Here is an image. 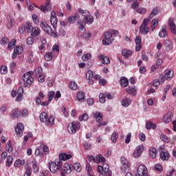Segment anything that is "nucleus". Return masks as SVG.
Wrapping results in <instances>:
<instances>
[{"label": "nucleus", "instance_id": "nucleus-49", "mask_svg": "<svg viewBox=\"0 0 176 176\" xmlns=\"http://www.w3.org/2000/svg\"><path fill=\"white\" fill-rule=\"evenodd\" d=\"M69 89H71L72 90H76L78 89V85H76V82L72 81L69 84Z\"/></svg>", "mask_w": 176, "mask_h": 176}, {"label": "nucleus", "instance_id": "nucleus-5", "mask_svg": "<svg viewBox=\"0 0 176 176\" xmlns=\"http://www.w3.org/2000/svg\"><path fill=\"white\" fill-rule=\"evenodd\" d=\"M104 39L102 40V43L104 46H108L112 43L113 38H112V33L110 32H107L103 35Z\"/></svg>", "mask_w": 176, "mask_h": 176}, {"label": "nucleus", "instance_id": "nucleus-45", "mask_svg": "<svg viewBox=\"0 0 176 176\" xmlns=\"http://www.w3.org/2000/svg\"><path fill=\"white\" fill-rule=\"evenodd\" d=\"M78 12L80 13V14H82V16L84 17H86V16H87V14H90V12L88 10H82V8L78 9Z\"/></svg>", "mask_w": 176, "mask_h": 176}, {"label": "nucleus", "instance_id": "nucleus-48", "mask_svg": "<svg viewBox=\"0 0 176 176\" xmlns=\"http://www.w3.org/2000/svg\"><path fill=\"white\" fill-rule=\"evenodd\" d=\"M77 100H78V101H84V100H85V94L83 92H78V94H77Z\"/></svg>", "mask_w": 176, "mask_h": 176}, {"label": "nucleus", "instance_id": "nucleus-3", "mask_svg": "<svg viewBox=\"0 0 176 176\" xmlns=\"http://www.w3.org/2000/svg\"><path fill=\"white\" fill-rule=\"evenodd\" d=\"M98 171L100 173L99 176H111L112 171L109 170V165L104 164L103 166L98 165Z\"/></svg>", "mask_w": 176, "mask_h": 176}, {"label": "nucleus", "instance_id": "nucleus-43", "mask_svg": "<svg viewBox=\"0 0 176 176\" xmlns=\"http://www.w3.org/2000/svg\"><path fill=\"white\" fill-rule=\"evenodd\" d=\"M159 13V10H157V8H154L152 12H151L150 15H149V19H153V17H155V16H157V14Z\"/></svg>", "mask_w": 176, "mask_h": 176}, {"label": "nucleus", "instance_id": "nucleus-9", "mask_svg": "<svg viewBox=\"0 0 176 176\" xmlns=\"http://www.w3.org/2000/svg\"><path fill=\"white\" fill-rule=\"evenodd\" d=\"M174 21H175V18H170L168 20V25L170 28V32H172L173 35H176V24Z\"/></svg>", "mask_w": 176, "mask_h": 176}, {"label": "nucleus", "instance_id": "nucleus-27", "mask_svg": "<svg viewBox=\"0 0 176 176\" xmlns=\"http://www.w3.org/2000/svg\"><path fill=\"white\" fill-rule=\"evenodd\" d=\"M80 18V16H79V14H75V15L69 17L68 21L70 24H74V23H75V21H76L77 20H79Z\"/></svg>", "mask_w": 176, "mask_h": 176}, {"label": "nucleus", "instance_id": "nucleus-57", "mask_svg": "<svg viewBox=\"0 0 176 176\" xmlns=\"http://www.w3.org/2000/svg\"><path fill=\"white\" fill-rule=\"evenodd\" d=\"M155 170L156 171H158L159 173H162L163 172V166L160 165V164H157L155 165Z\"/></svg>", "mask_w": 176, "mask_h": 176}, {"label": "nucleus", "instance_id": "nucleus-7", "mask_svg": "<svg viewBox=\"0 0 176 176\" xmlns=\"http://www.w3.org/2000/svg\"><path fill=\"white\" fill-rule=\"evenodd\" d=\"M121 162V170L124 173V171H127L129 168L130 167V163L127 161V159L124 156H122L120 157Z\"/></svg>", "mask_w": 176, "mask_h": 176}, {"label": "nucleus", "instance_id": "nucleus-61", "mask_svg": "<svg viewBox=\"0 0 176 176\" xmlns=\"http://www.w3.org/2000/svg\"><path fill=\"white\" fill-rule=\"evenodd\" d=\"M105 95L104 94H100L99 95V101L100 102H101L102 104H104V102H105Z\"/></svg>", "mask_w": 176, "mask_h": 176}, {"label": "nucleus", "instance_id": "nucleus-16", "mask_svg": "<svg viewBox=\"0 0 176 176\" xmlns=\"http://www.w3.org/2000/svg\"><path fill=\"white\" fill-rule=\"evenodd\" d=\"M83 21L85 24H93L94 23V18L89 13L83 18Z\"/></svg>", "mask_w": 176, "mask_h": 176}, {"label": "nucleus", "instance_id": "nucleus-4", "mask_svg": "<svg viewBox=\"0 0 176 176\" xmlns=\"http://www.w3.org/2000/svg\"><path fill=\"white\" fill-rule=\"evenodd\" d=\"M40 26L45 34H48V35L54 36V38H58V34L54 32L53 29H52V27H50L47 23L42 22L40 24Z\"/></svg>", "mask_w": 176, "mask_h": 176}, {"label": "nucleus", "instance_id": "nucleus-40", "mask_svg": "<svg viewBox=\"0 0 176 176\" xmlns=\"http://www.w3.org/2000/svg\"><path fill=\"white\" fill-rule=\"evenodd\" d=\"M45 59L46 61H52V60H53V52L46 53L45 55Z\"/></svg>", "mask_w": 176, "mask_h": 176}, {"label": "nucleus", "instance_id": "nucleus-51", "mask_svg": "<svg viewBox=\"0 0 176 176\" xmlns=\"http://www.w3.org/2000/svg\"><path fill=\"white\" fill-rule=\"evenodd\" d=\"M6 151L8 153H10L13 151V148L12 147V144H10V140H9L6 146Z\"/></svg>", "mask_w": 176, "mask_h": 176}, {"label": "nucleus", "instance_id": "nucleus-14", "mask_svg": "<svg viewBox=\"0 0 176 176\" xmlns=\"http://www.w3.org/2000/svg\"><path fill=\"white\" fill-rule=\"evenodd\" d=\"M50 23L54 30H56V28H57L58 21H57V18L56 17V12L54 11H52L51 12Z\"/></svg>", "mask_w": 176, "mask_h": 176}, {"label": "nucleus", "instance_id": "nucleus-13", "mask_svg": "<svg viewBox=\"0 0 176 176\" xmlns=\"http://www.w3.org/2000/svg\"><path fill=\"white\" fill-rule=\"evenodd\" d=\"M23 131H24V125L21 123L17 124L15 127V133L17 137H21V135H23Z\"/></svg>", "mask_w": 176, "mask_h": 176}, {"label": "nucleus", "instance_id": "nucleus-46", "mask_svg": "<svg viewBox=\"0 0 176 176\" xmlns=\"http://www.w3.org/2000/svg\"><path fill=\"white\" fill-rule=\"evenodd\" d=\"M118 137H119V135L118 134V132L113 133V134L111 135V140L112 142H113V143L116 142Z\"/></svg>", "mask_w": 176, "mask_h": 176}, {"label": "nucleus", "instance_id": "nucleus-47", "mask_svg": "<svg viewBox=\"0 0 176 176\" xmlns=\"http://www.w3.org/2000/svg\"><path fill=\"white\" fill-rule=\"evenodd\" d=\"M16 46V39H12L8 45V50H12L13 49V47Z\"/></svg>", "mask_w": 176, "mask_h": 176}, {"label": "nucleus", "instance_id": "nucleus-52", "mask_svg": "<svg viewBox=\"0 0 176 176\" xmlns=\"http://www.w3.org/2000/svg\"><path fill=\"white\" fill-rule=\"evenodd\" d=\"M12 163H13V158L12 157V156H8L7 157V161H6V167H10Z\"/></svg>", "mask_w": 176, "mask_h": 176}, {"label": "nucleus", "instance_id": "nucleus-34", "mask_svg": "<svg viewBox=\"0 0 176 176\" xmlns=\"http://www.w3.org/2000/svg\"><path fill=\"white\" fill-rule=\"evenodd\" d=\"M25 164V161L23 160H16L14 162V167H16L19 168V167H21V166H24Z\"/></svg>", "mask_w": 176, "mask_h": 176}, {"label": "nucleus", "instance_id": "nucleus-17", "mask_svg": "<svg viewBox=\"0 0 176 176\" xmlns=\"http://www.w3.org/2000/svg\"><path fill=\"white\" fill-rule=\"evenodd\" d=\"M160 157L161 160L167 162L170 159V153H168V151H162L160 153Z\"/></svg>", "mask_w": 176, "mask_h": 176}, {"label": "nucleus", "instance_id": "nucleus-19", "mask_svg": "<svg viewBox=\"0 0 176 176\" xmlns=\"http://www.w3.org/2000/svg\"><path fill=\"white\" fill-rule=\"evenodd\" d=\"M94 118L96 119L98 124L102 122V114L100 111H96L94 113Z\"/></svg>", "mask_w": 176, "mask_h": 176}, {"label": "nucleus", "instance_id": "nucleus-54", "mask_svg": "<svg viewBox=\"0 0 176 176\" xmlns=\"http://www.w3.org/2000/svg\"><path fill=\"white\" fill-rule=\"evenodd\" d=\"M160 138L162 141H163L164 142H166V144H168V142H170V138H168V137H167L164 134H162Z\"/></svg>", "mask_w": 176, "mask_h": 176}, {"label": "nucleus", "instance_id": "nucleus-2", "mask_svg": "<svg viewBox=\"0 0 176 176\" xmlns=\"http://www.w3.org/2000/svg\"><path fill=\"white\" fill-rule=\"evenodd\" d=\"M32 75H34V72H28L23 74L22 79L24 82V87H31V85L34 83V78L32 77Z\"/></svg>", "mask_w": 176, "mask_h": 176}, {"label": "nucleus", "instance_id": "nucleus-56", "mask_svg": "<svg viewBox=\"0 0 176 176\" xmlns=\"http://www.w3.org/2000/svg\"><path fill=\"white\" fill-rule=\"evenodd\" d=\"M14 52L16 54H21L23 53V47L18 46L14 50Z\"/></svg>", "mask_w": 176, "mask_h": 176}, {"label": "nucleus", "instance_id": "nucleus-37", "mask_svg": "<svg viewBox=\"0 0 176 176\" xmlns=\"http://www.w3.org/2000/svg\"><path fill=\"white\" fill-rule=\"evenodd\" d=\"M72 168L77 171L78 173H80L82 171V166L79 163H74L73 166H72Z\"/></svg>", "mask_w": 176, "mask_h": 176}, {"label": "nucleus", "instance_id": "nucleus-33", "mask_svg": "<svg viewBox=\"0 0 176 176\" xmlns=\"http://www.w3.org/2000/svg\"><path fill=\"white\" fill-rule=\"evenodd\" d=\"M40 122H42L43 123H45V122H47V112H43L40 114Z\"/></svg>", "mask_w": 176, "mask_h": 176}, {"label": "nucleus", "instance_id": "nucleus-1", "mask_svg": "<svg viewBox=\"0 0 176 176\" xmlns=\"http://www.w3.org/2000/svg\"><path fill=\"white\" fill-rule=\"evenodd\" d=\"M72 155L67 154L65 153H62L59 154V160H56L54 162H50L48 163V167L52 173V174H56L58 173V171H63V162H65V160H69L72 159Z\"/></svg>", "mask_w": 176, "mask_h": 176}, {"label": "nucleus", "instance_id": "nucleus-32", "mask_svg": "<svg viewBox=\"0 0 176 176\" xmlns=\"http://www.w3.org/2000/svg\"><path fill=\"white\" fill-rule=\"evenodd\" d=\"M157 151L155 147H151L149 148L150 157H151V159H155L157 155Z\"/></svg>", "mask_w": 176, "mask_h": 176}, {"label": "nucleus", "instance_id": "nucleus-36", "mask_svg": "<svg viewBox=\"0 0 176 176\" xmlns=\"http://www.w3.org/2000/svg\"><path fill=\"white\" fill-rule=\"evenodd\" d=\"M140 32L143 35H146L148 32H149V28L148 26H140Z\"/></svg>", "mask_w": 176, "mask_h": 176}, {"label": "nucleus", "instance_id": "nucleus-35", "mask_svg": "<svg viewBox=\"0 0 176 176\" xmlns=\"http://www.w3.org/2000/svg\"><path fill=\"white\" fill-rule=\"evenodd\" d=\"M166 35H167V28L165 26L162 28L160 32H159V36L160 38H166Z\"/></svg>", "mask_w": 176, "mask_h": 176}, {"label": "nucleus", "instance_id": "nucleus-18", "mask_svg": "<svg viewBox=\"0 0 176 176\" xmlns=\"http://www.w3.org/2000/svg\"><path fill=\"white\" fill-rule=\"evenodd\" d=\"M32 167L34 174L39 173V165L38 164L36 160L34 159L32 161Z\"/></svg>", "mask_w": 176, "mask_h": 176}, {"label": "nucleus", "instance_id": "nucleus-22", "mask_svg": "<svg viewBox=\"0 0 176 176\" xmlns=\"http://www.w3.org/2000/svg\"><path fill=\"white\" fill-rule=\"evenodd\" d=\"M126 93L131 96H135L137 94V91L135 90V86H129L126 89Z\"/></svg>", "mask_w": 176, "mask_h": 176}, {"label": "nucleus", "instance_id": "nucleus-31", "mask_svg": "<svg viewBox=\"0 0 176 176\" xmlns=\"http://www.w3.org/2000/svg\"><path fill=\"white\" fill-rule=\"evenodd\" d=\"M156 124L152 123L151 121H147L146 122V130H151V129H153V130H156Z\"/></svg>", "mask_w": 176, "mask_h": 176}, {"label": "nucleus", "instance_id": "nucleus-25", "mask_svg": "<svg viewBox=\"0 0 176 176\" xmlns=\"http://www.w3.org/2000/svg\"><path fill=\"white\" fill-rule=\"evenodd\" d=\"M120 84L122 87H127V86H129V79L124 76H122L120 78Z\"/></svg>", "mask_w": 176, "mask_h": 176}, {"label": "nucleus", "instance_id": "nucleus-39", "mask_svg": "<svg viewBox=\"0 0 176 176\" xmlns=\"http://www.w3.org/2000/svg\"><path fill=\"white\" fill-rule=\"evenodd\" d=\"M47 126H53L54 124V116H50L47 120Z\"/></svg>", "mask_w": 176, "mask_h": 176}, {"label": "nucleus", "instance_id": "nucleus-30", "mask_svg": "<svg viewBox=\"0 0 176 176\" xmlns=\"http://www.w3.org/2000/svg\"><path fill=\"white\" fill-rule=\"evenodd\" d=\"M132 54L133 52H131V50H123L122 51V55L123 56V57H124V58H129V57H131Z\"/></svg>", "mask_w": 176, "mask_h": 176}, {"label": "nucleus", "instance_id": "nucleus-41", "mask_svg": "<svg viewBox=\"0 0 176 176\" xmlns=\"http://www.w3.org/2000/svg\"><path fill=\"white\" fill-rule=\"evenodd\" d=\"M157 24H159V20L158 19H153L151 22V29L152 31H155V28L157 27Z\"/></svg>", "mask_w": 176, "mask_h": 176}, {"label": "nucleus", "instance_id": "nucleus-28", "mask_svg": "<svg viewBox=\"0 0 176 176\" xmlns=\"http://www.w3.org/2000/svg\"><path fill=\"white\" fill-rule=\"evenodd\" d=\"M25 30L26 32H32V30H34V27H32V23L30 22H27L25 25Z\"/></svg>", "mask_w": 176, "mask_h": 176}, {"label": "nucleus", "instance_id": "nucleus-20", "mask_svg": "<svg viewBox=\"0 0 176 176\" xmlns=\"http://www.w3.org/2000/svg\"><path fill=\"white\" fill-rule=\"evenodd\" d=\"M40 10L43 12V13H46V12H50V10H52V6H50V3H45V6H41L40 7Z\"/></svg>", "mask_w": 176, "mask_h": 176}, {"label": "nucleus", "instance_id": "nucleus-21", "mask_svg": "<svg viewBox=\"0 0 176 176\" xmlns=\"http://www.w3.org/2000/svg\"><path fill=\"white\" fill-rule=\"evenodd\" d=\"M131 99L129 98H124L122 100L121 104L122 107H124L125 108H127V107H129L131 104Z\"/></svg>", "mask_w": 176, "mask_h": 176}, {"label": "nucleus", "instance_id": "nucleus-6", "mask_svg": "<svg viewBox=\"0 0 176 176\" xmlns=\"http://www.w3.org/2000/svg\"><path fill=\"white\" fill-rule=\"evenodd\" d=\"M79 127H80V123L74 121L72 124H69L67 129L68 131L71 134H75Z\"/></svg>", "mask_w": 176, "mask_h": 176}, {"label": "nucleus", "instance_id": "nucleus-8", "mask_svg": "<svg viewBox=\"0 0 176 176\" xmlns=\"http://www.w3.org/2000/svg\"><path fill=\"white\" fill-rule=\"evenodd\" d=\"M53 98H55V100H58V98H61V93L60 91H57L56 92H54V91H51L48 94V101L49 102H52L53 100Z\"/></svg>", "mask_w": 176, "mask_h": 176}, {"label": "nucleus", "instance_id": "nucleus-38", "mask_svg": "<svg viewBox=\"0 0 176 176\" xmlns=\"http://www.w3.org/2000/svg\"><path fill=\"white\" fill-rule=\"evenodd\" d=\"M40 149H42L44 153H45V155H47L49 153V147H47V146H46L43 143L41 144Z\"/></svg>", "mask_w": 176, "mask_h": 176}, {"label": "nucleus", "instance_id": "nucleus-63", "mask_svg": "<svg viewBox=\"0 0 176 176\" xmlns=\"http://www.w3.org/2000/svg\"><path fill=\"white\" fill-rule=\"evenodd\" d=\"M38 80L40 83H43V82H45V76L43 74H40Z\"/></svg>", "mask_w": 176, "mask_h": 176}, {"label": "nucleus", "instance_id": "nucleus-60", "mask_svg": "<svg viewBox=\"0 0 176 176\" xmlns=\"http://www.w3.org/2000/svg\"><path fill=\"white\" fill-rule=\"evenodd\" d=\"M90 36H91V33H83L82 34H81V38H83V39H90Z\"/></svg>", "mask_w": 176, "mask_h": 176}, {"label": "nucleus", "instance_id": "nucleus-44", "mask_svg": "<svg viewBox=\"0 0 176 176\" xmlns=\"http://www.w3.org/2000/svg\"><path fill=\"white\" fill-rule=\"evenodd\" d=\"M0 74L1 75H6L8 74V67L1 65L0 67Z\"/></svg>", "mask_w": 176, "mask_h": 176}, {"label": "nucleus", "instance_id": "nucleus-10", "mask_svg": "<svg viewBox=\"0 0 176 176\" xmlns=\"http://www.w3.org/2000/svg\"><path fill=\"white\" fill-rule=\"evenodd\" d=\"M138 176H148V168L144 165H140L137 168Z\"/></svg>", "mask_w": 176, "mask_h": 176}, {"label": "nucleus", "instance_id": "nucleus-62", "mask_svg": "<svg viewBox=\"0 0 176 176\" xmlns=\"http://www.w3.org/2000/svg\"><path fill=\"white\" fill-rule=\"evenodd\" d=\"M131 141V133H129L125 139V144H130Z\"/></svg>", "mask_w": 176, "mask_h": 176}, {"label": "nucleus", "instance_id": "nucleus-50", "mask_svg": "<svg viewBox=\"0 0 176 176\" xmlns=\"http://www.w3.org/2000/svg\"><path fill=\"white\" fill-rule=\"evenodd\" d=\"M78 119H79L80 122H83V120L85 122H86V120H87L89 119V115H87V113H84L82 116H80L78 118Z\"/></svg>", "mask_w": 176, "mask_h": 176}, {"label": "nucleus", "instance_id": "nucleus-26", "mask_svg": "<svg viewBox=\"0 0 176 176\" xmlns=\"http://www.w3.org/2000/svg\"><path fill=\"white\" fill-rule=\"evenodd\" d=\"M63 171L65 174H71L72 173V166L66 163L64 164Z\"/></svg>", "mask_w": 176, "mask_h": 176}, {"label": "nucleus", "instance_id": "nucleus-42", "mask_svg": "<svg viewBox=\"0 0 176 176\" xmlns=\"http://www.w3.org/2000/svg\"><path fill=\"white\" fill-rule=\"evenodd\" d=\"M164 122L165 123H170L171 122V113H168V114L164 116Z\"/></svg>", "mask_w": 176, "mask_h": 176}, {"label": "nucleus", "instance_id": "nucleus-15", "mask_svg": "<svg viewBox=\"0 0 176 176\" xmlns=\"http://www.w3.org/2000/svg\"><path fill=\"white\" fill-rule=\"evenodd\" d=\"M16 23V21H14V18L12 16H9L8 17V21H7V28L8 30H12L13 28V26Z\"/></svg>", "mask_w": 176, "mask_h": 176}, {"label": "nucleus", "instance_id": "nucleus-23", "mask_svg": "<svg viewBox=\"0 0 176 176\" xmlns=\"http://www.w3.org/2000/svg\"><path fill=\"white\" fill-rule=\"evenodd\" d=\"M94 163H105V157H102V155H98L96 157H94Z\"/></svg>", "mask_w": 176, "mask_h": 176}, {"label": "nucleus", "instance_id": "nucleus-64", "mask_svg": "<svg viewBox=\"0 0 176 176\" xmlns=\"http://www.w3.org/2000/svg\"><path fill=\"white\" fill-rule=\"evenodd\" d=\"M23 176H31V168L28 167L26 168V171Z\"/></svg>", "mask_w": 176, "mask_h": 176}, {"label": "nucleus", "instance_id": "nucleus-24", "mask_svg": "<svg viewBox=\"0 0 176 176\" xmlns=\"http://www.w3.org/2000/svg\"><path fill=\"white\" fill-rule=\"evenodd\" d=\"M98 59L102 60V64L108 65L111 63V60H109V57L104 56V55L102 54H100L98 56Z\"/></svg>", "mask_w": 176, "mask_h": 176}, {"label": "nucleus", "instance_id": "nucleus-53", "mask_svg": "<svg viewBox=\"0 0 176 176\" xmlns=\"http://www.w3.org/2000/svg\"><path fill=\"white\" fill-rule=\"evenodd\" d=\"M20 116H21V111H19V109L14 111L12 118H20Z\"/></svg>", "mask_w": 176, "mask_h": 176}, {"label": "nucleus", "instance_id": "nucleus-58", "mask_svg": "<svg viewBox=\"0 0 176 176\" xmlns=\"http://www.w3.org/2000/svg\"><path fill=\"white\" fill-rule=\"evenodd\" d=\"M93 76H94V74L93 73V71L89 70L87 73L86 74V78L87 79H93Z\"/></svg>", "mask_w": 176, "mask_h": 176}, {"label": "nucleus", "instance_id": "nucleus-12", "mask_svg": "<svg viewBox=\"0 0 176 176\" xmlns=\"http://www.w3.org/2000/svg\"><path fill=\"white\" fill-rule=\"evenodd\" d=\"M173 76H174V72H171L170 69H166L165 70V74L164 76L161 77V81L164 82V79L166 80H170Z\"/></svg>", "mask_w": 176, "mask_h": 176}, {"label": "nucleus", "instance_id": "nucleus-29", "mask_svg": "<svg viewBox=\"0 0 176 176\" xmlns=\"http://www.w3.org/2000/svg\"><path fill=\"white\" fill-rule=\"evenodd\" d=\"M32 36H33V38H35L36 36H38V35H40L41 34V30L39 29V28L36 27V28H33V30H32Z\"/></svg>", "mask_w": 176, "mask_h": 176}, {"label": "nucleus", "instance_id": "nucleus-55", "mask_svg": "<svg viewBox=\"0 0 176 176\" xmlns=\"http://www.w3.org/2000/svg\"><path fill=\"white\" fill-rule=\"evenodd\" d=\"M91 58V54H83L82 56V60L83 61H87V60H90Z\"/></svg>", "mask_w": 176, "mask_h": 176}, {"label": "nucleus", "instance_id": "nucleus-59", "mask_svg": "<svg viewBox=\"0 0 176 176\" xmlns=\"http://www.w3.org/2000/svg\"><path fill=\"white\" fill-rule=\"evenodd\" d=\"M135 151L139 152V153L142 154V152H144V145L141 144L136 147Z\"/></svg>", "mask_w": 176, "mask_h": 176}, {"label": "nucleus", "instance_id": "nucleus-11", "mask_svg": "<svg viewBox=\"0 0 176 176\" xmlns=\"http://www.w3.org/2000/svg\"><path fill=\"white\" fill-rule=\"evenodd\" d=\"M164 46L165 47L166 52H171L174 50V43L170 40L166 39L164 42Z\"/></svg>", "mask_w": 176, "mask_h": 176}]
</instances>
